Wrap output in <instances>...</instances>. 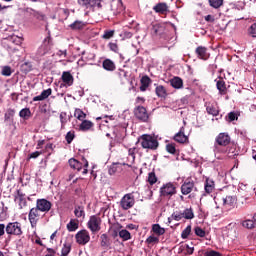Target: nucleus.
Wrapping results in <instances>:
<instances>
[{
    "instance_id": "nucleus-31",
    "label": "nucleus",
    "mask_w": 256,
    "mask_h": 256,
    "mask_svg": "<svg viewBox=\"0 0 256 256\" xmlns=\"http://www.w3.org/2000/svg\"><path fill=\"white\" fill-rule=\"evenodd\" d=\"M155 93L157 97H160L161 99L167 98V89L164 88L163 85H159L155 88Z\"/></svg>"
},
{
    "instance_id": "nucleus-49",
    "label": "nucleus",
    "mask_w": 256,
    "mask_h": 256,
    "mask_svg": "<svg viewBox=\"0 0 256 256\" xmlns=\"http://www.w3.org/2000/svg\"><path fill=\"white\" fill-rule=\"evenodd\" d=\"M7 219V212L5 211V204L2 202L0 204V221H5Z\"/></svg>"
},
{
    "instance_id": "nucleus-41",
    "label": "nucleus",
    "mask_w": 256,
    "mask_h": 256,
    "mask_svg": "<svg viewBox=\"0 0 256 256\" xmlns=\"http://www.w3.org/2000/svg\"><path fill=\"white\" fill-rule=\"evenodd\" d=\"M19 117H21L22 119H29V117H31V109L23 108L19 112Z\"/></svg>"
},
{
    "instance_id": "nucleus-43",
    "label": "nucleus",
    "mask_w": 256,
    "mask_h": 256,
    "mask_svg": "<svg viewBox=\"0 0 256 256\" xmlns=\"http://www.w3.org/2000/svg\"><path fill=\"white\" fill-rule=\"evenodd\" d=\"M210 7L213 9H219L223 5L224 0H208Z\"/></svg>"
},
{
    "instance_id": "nucleus-37",
    "label": "nucleus",
    "mask_w": 256,
    "mask_h": 256,
    "mask_svg": "<svg viewBox=\"0 0 256 256\" xmlns=\"http://www.w3.org/2000/svg\"><path fill=\"white\" fill-rule=\"evenodd\" d=\"M74 215L78 219H81V217L85 218V207H83V206H75Z\"/></svg>"
},
{
    "instance_id": "nucleus-40",
    "label": "nucleus",
    "mask_w": 256,
    "mask_h": 256,
    "mask_svg": "<svg viewBox=\"0 0 256 256\" xmlns=\"http://www.w3.org/2000/svg\"><path fill=\"white\" fill-rule=\"evenodd\" d=\"M119 237L123 241H129V239H131V233L128 230L123 229V230L119 231Z\"/></svg>"
},
{
    "instance_id": "nucleus-54",
    "label": "nucleus",
    "mask_w": 256,
    "mask_h": 256,
    "mask_svg": "<svg viewBox=\"0 0 256 256\" xmlns=\"http://www.w3.org/2000/svg\"><path fill=\"white\" fill-rule=\"evenodd\" d=\"M191 235V225H188L181 233L183 239H187Z\"/></svg>"
},
{
    "instance_id": "nucleus-9",
    "label": "nucleus",
    "mask_w": 256,
    "mask_h": 256,
    "mask_svg": "<svg viewBox=\"0 0 256 256\" xmlns=\"http://www.w3.org/2000/svg\"><path fill=\"white\" fill-rule=\"evenodd\" d=\"M180 191L182 195H189L190 193H193V191H197V187H195V181L186 179L181 185Z\"/></svg>"
},
{
    "instance_id": "nucleus-56",
    "label": "nucleus",
    "mask_w": 256,
    "mask_h": 256,
    "mask_svg": "<svg viewBox=\"0 0 256 256\" xmlns=\"http://www.w3.org/2000/svg\"><path fill=\"white\" fill-rule=\"evenodd\" d=\"M235 151H236L235 146H231L226 149V153H227L228 157H235V155H237V153H235Z\"/></svg>"
},
{
    "instance_id": "nucleus-59",
    "label": "nucleus",
    "mask_w": 256,
    "mask_h": 256,
    "mask_svg": "<svg viewBox=\"0 0 256 256\" xmlns=\"http://www.w3.org/2000/svg\"><path fill=\"white\" fill-rule=\"evenodd\" d=\"M135 151H137V148H130L129 150H128V155H129V157H131L132 158V162L133 163H135Z\"/></svg>"
},
{
    "instance_id": "nucleus-63",
    "label": "nucleus",
    "mask_w": 256,
    "mask_h": 256,
    "mask_svg": "<svg viewBox=\"0 0 256 256\" xmlns=\"http://www.w3.org/2000/svg\"><path fill=\"white\" fill-rule=\"evenodd\" d=\"M250 35H251L252 37H256V23H254V24H252V25L250 26Z\"/></svg>"
},
{
    "instance_id": "nucleus-1",
    "label": "nucleus",
    "mask_w": 256,
    "mask_h": 256,
    "mask_svg": "<svg viewBox=\"0 0 256 256\" xmlns=\"http://www.w3.org/2000/svg\"><path fill=\"white\" fill-rule=\"evenodd\" d=\"M141 147L143 149H150L151 151H157L159 148V141L155 137L149 134H143L140 139Z\"/></svg>"
},
{
    "instance_id": "nucleus-21",
    "label": "nucleus",
    "mask_w": 256,
    "mask_h": 256,
    "mask_svg": "<svg viewBox=\"0 0 256 256\" xmlns=\"http://www.w3.org/2000/svg\"><path fill=\"white\" fill-rule=\"evenodd\" d=\"M53 93V90L51 88H48L46 90H43L40 95L35 96L33 98V101H45V99H48L49 96Z\"/></svg>"
},
{
    "instance_id": "nucleus-5",
    "label": "nucleus",
    "mask_w": 256,
    "mask_h": 256,
    "mask_svg": "<svg viewBox=\"0 0 256 256\" xmlns=\"http://www.w3.org/2000/svg\"><path fill=\"white\" fill-rule=\"evenodd\" d=\"M177 194V187H175V184L169 182L164 184L160 188V195L161 197H173V195Z\"/></svg>"
},
{
    "instance_id": "nucleus-35",
    "label": "nucleus",
    "mask_w": 256,
    "mask_h": 256,
    "mask_svg": "<svg viewBox=\"0 0 256 256\" xmlns=\"http://www.w3.org/2000/svg\"><path fill=\"white\" fill-rule=\"evenodd\" d=\"M121 165V163H113L108 169L109 175H115V173H119V171H121Z\"/></svg>"
},
{
    "instance_id": "nucleus-34",
    "label": "nucleus",
    "mask_w": 256,
    "mask_h": 256,
    "mask_svg": "<svg viewBox=\"0 0 256 256\" xmlns=\"http://www.w3.org/2000/svg\"><path fill=\"white\" fill-rule=\"evenodd\" d=\"M93 127V122L89 120H82V123L79 125L80 131H89Z\"/></svg>"
},
{
    "instance_id": "nucleus-28",
    "label": "nucleus",
    "mask_w": 256,
    "mask_h": 256,
    "mask_svg": "<svg viewBox=\"0 0 256 256\" xmlns=\"http://www.w3.org/2000/svg\"><path fill=\"white\" fill-rule=\"evenodd\" d=\"M182 219H195V214L193 213V208H185L183 211L181 210Z\"/></svg>"
},
{
    "instance_id": "nucleus-55",
    "label": "nucleus",
    "mask_w": 256,
    "mask_h": 256,
    "mask_svg": "<svg viewBox=\"0 0 256 256\" xmlns=\"http://www.w3.org/2000/svg\"><path fill=\"white\" fill-rule=\"evenodd\" d=\"M146 243H147V245H153L154 243H159V238H157L155 236H149L146 239Z\"/></svg>"
},
{
    "instance_id": "nucleus-29",
    "label": "nucleus",
    "mask_w": 256,
    "mask_h": 256,
    "mask_svg": "<svg viewBox=\"0 0 256 256\" xmlns=\"http://www.w3.org/2000/svg\"><path fill=\"white\" fill-rule=\"evenodd\" d=\"M86 25L87 24H85V22L80 21V20H76L74 23L70 24L69 27L73 31H81V29H85Z\"/></svg>"
},
{
    "instance_id": "nucleus-61",
    "label": "nucleus",
    "mask_w": 256,
    "mask_h": 256,
    "mask_svg": "<svg viewBox=\"0 0 256 256\" xmlns=\"http://www.w3.org/2000/svg\"><path fill=\"white\" fill-rule=\"evenodd\" d=\"M204 256H221V253L215 251V250H210L205 252Z\"/></svg>"
},
{
    "instance_id": "nucleus-20",
    "label": "nucleus",
    "mask_w": 256,
    "mask_h": 256,
    "mask_svg": "<svg viewBox=\"0 0 256 256\" xmlns=\"http://www.w3.org/2000/svg\"><path fill=\"white\" fill-rule=\"evenodd\" d=\"M195 53L199 59H203L207 61L209 59V54L207 53V48L203 46H199L196 48Z\"/></svg>"
},
{
    "instance_id": "nucleus-47",
    "label": "nucleus",
    "mask_w": 256,
    "mask_h": 256,
    "mask_svg": "<svg viewBox=\"0 0 256 256\" xmlns=\"http://www.w3.org/2000/svg\"><path fill=\"white\" fill-rule=\"evenodd\" d=\"M171 219L174 221H181L183 219V214L181 213V210H176L172 213Z\"/></svg>"
},
{
    "instance_id": "nucleus-3",
    "label": "nucleus",
    "mask_w": 256,
    "mask_h": 256,
    "mask_svg": "<svg viewBox=\"0 0 256 256\" xmlns=\"http://www.w3.org/2000/svg\"><path fill=\"white\" fill-rule=\"evenodd\" d=\"M134 205L135 196H133V193L125 194L120 200V207L123 209V211H129V209H132Z\"/></svg>"
},
{
    "instance_id": "nucleus-39",
    "label": "nucleus",
    "mask_w": 256,
    "mask_h": 256,
    "mask_svg": "<svg viewBox=\"0 0 256 256\" xmlns=\"http://www.w3.org/2000/svg\"><path fill=\"white\" fill-rule=\"evenodd\" d=\"M13 117H15V109L9 108L4 114V121H13Z\"/></svg>"
},
{
    "instance_id": "nucleus-25",
    "label": "nucleus",
    "mask_w": 256,
    "mask_h": 256,
    "mask_svg": "<svg viewBox=\"0 0 256 256\" xmlns=\"http://www.w3.org/2000/svg\"><path fill=\"white\" fill-rule=\"evenodd\" d=\"M67 231L73 233L79 229V220L71 219L70 222L66 225Z\"/></svg>"
},
{
    "instance_id": "nucleus-50",
    "label": "nucleus",
    "mask_w": 256,
    "mask_h": 256,
    "mask_svg": "<svg viewBox=\"0 0 256 256\" xmlns=\"http://www.w3.org/2000/svg\"><path fill=\"white\" fill-rule=\"evenodd\" d=\"M148 183L150 185H155V183H157V175H155V172H150L148 174Z\"/></svg>"
},
{
    "instance_id": "nucleus-60",
    "label": "nucleus",
    "mask_w": 256,
    "mask_h": 256,
    "mask_svg": "<svg viewBox=\"0 0 256 256\" xmlns=\"http://www.w3.org/2000/svg\"><path fill=\"white\" fill-rule=\"evenodd\" d=\"M118 75L122 79H127L129 77V72L125 71L124 69H119Z\"/></svg>"
},
{
    "instance_id": "nucleus-44",
    "label": "nucleus",
    "mask_w": 256,
    "mask_h": 256,
    "mask_svg": "<svg viewBox=\"0 0 256 256\" xmlns=\"http://www.w3.org/2000/svg\"><path fill=\"white\" fill-rule=\"evenodd\" d=\"M1 75H3L4 77H11V75H13V70L10 66H3Z\"/></svg>"
},
{
    "instance_id": "nucleus-32",
    "label": "nucleus",
    "mask_w": 256,
    "mask_h": 256,
    "mask_svg": "<svg viewBox=\"0 0 256 256\" xmlns=\"http://www.w3.org/2000/svg\"><path fill=\"white\" fill-rule=\"evenodd\" d=\"M152 232L154 235L161 237V235H165V228L161 227V225H159V224H153Z\"/></svg>"
},
{
    "instance_id": "nucleus-62",
    "label": "nucleus",
    "mask_w": 256,
    "mask_h": 256,
    "mask_svg": "<svg viewBox=\"0 0 256 256\" xmlns=\"http://www.w3.org/2000/svg\"><path fill=\"white\" fill-rule=\"evenodd\" d=\"M228 119H229V121H236L238 119L237 113H235V112L228 113Z\"/></svg>"
},
{
    "instance_id": "nucleus-19",
    "label": "nucleus",
    "mask_w": 256,
    "mask_h": 256,
    "mask_svg": "<svg viewBox=\"0 0 256 256\" xmlns=\"http://www.w3.org/2000/svg\"><path fill=\"white\" fill-rule=\"evenodd\" d=\"M216 87L220 95H227V84L225 83V80H223L222 77L216 80Z\"/></svg>"
},
{
    "instance_id": "nucleus-57",
    "label": "nucleus",
    "mask_w": 256,
    "mask_h": 256,
    "mask_svg": "<svg viewBox=\"0 0 256 256\" xmlns=\"http://www.w3.org/2000/svg\"><path fill=\"white\" fill-rule=\"evenodd\" d=\"M108 47L110 51H113L114 53H119V46L117 45V43L110 42L108 44Z\"/></svg>"
},
{
    "instance_id": "nucleus-51",
    "label": "nucleus",
    "mask_w": 256,
    "mask_h": 256,
    "mask_svg": "<svg viewBox=\"0 0 256 256\" xmlns=\"http://www.w3.org/2000/svg\"><path fill=\"white\" fill-rule=\"evenodd\" d=\"M66 142L68 143V145H71V143H73V139H75V131H69L66 134Z\"/></svg>"
},
{
    "instance_id": "nucleus-16",
    "label": "nucleus",
    "mask_w": 256,
    "mask_h": 256,
    "mask_svg": "<svg viewBox=\"0 0 256 256\" xmlns=\"http://www.w3.org/2000/svg\"><path fill=\"white\" fill-rule=\"evenodd\" d=\"M61 79L67 87H71L75 81V78H73V75L69 71H64L62 73Z\"/></svg>"
},
{
    "instance_id": "nucleus-4",
    "label": "nucleus",
    "mask_w": 256,
    "mask_h": 256,
    "mask_svg": "<svg viewBox=\"0 0 256 256\" xmlns=\"http://www.w3.org/2000/svg\"><path fill=\"white\" fill-rule=\"evenodd\" d=\"M87 227L92 233H99L101 231V217L92 215L87 223Z\"/></svg>"
},
{
    "instance_id": "nucleus-17",
    "label": "nucleus",
    "mask_w": 256,
    "mask_h": 256,
    "mask_svg": "<svg viewBox=\"0 0 256 256\" xmlns=\"http://www.w3.org/2000/svg\"><path fill=\"white\" fill-rule=\"evenodd\" d=\"M14 201H18L20 209H23L27 205V199L25 198V193L21 190H17V195L14 196Z\"/></svg>"
},
{
    "instance_id": "nucleus-7",
    "label": "nucleus",
    "mask_w": 256,
    "mask_h": 256,
    "mask_svg": "<svg viewBox=\"0 0 256 256\" xmlns=\"http://www.w3.org/2000/svg\"><path fill=\"white\" fill-rule=\"evenodd\" d=\"M75 240L78 245H87L91 241V235L89 231L83 229L76 233Z\"/></svg>"
},
{
    "instance_id": "nucleus-45",
    "label": "nucleus",
    "mask_w": 256,
    "mask_h": 256,
    "mask_svg": "<svg viewBox=\"0 0 256 256\" xmlns=\"http://www.w3.org/2000/svg\"><path fill=\"white\" fill-rule=\"evenodd\" d=\"M166 151L167 153H170V155H176L177 154V148L175 147V143H170L166 145Z\"/></svg>"
},
{
    "instance_id": "nucleus-11",
    "label": "nucleus",
    "mask_w": 256,
    "mask_h": 256,
    "mask_svg": "<svg viewBox=\"0 0 256 256\" xmlns=\"http://www.w3.org/2000/svg\"><path fill=\"white\" fill-rule=\"evenodd\" d=\"M39 211L41 210L37 207H34L29 211L28 219L32 229H35V227H37V223H39Z\"/></svg>"
},
{
    "instance_id": "nucleus-64",
    "label": "nucleus",
    "mask_w": 256,
    "mask_h": 256,
    "mask_svg": "<svg viewBox=\"0 0 256 256\" xmlns=\"http://www.w3.org/2000/svg\"><path fill=\"white\" fill-rule=\"evenodd\" d=\"M194 251V247H190L188 244L186 245V255H193Z\"/></svg>"
},
{
    "instance_id": "nucleus-48",
    "label": "nucleus",
    "mask_w": 256,
    "mask_h": 256,
    "mask_svg": "<svg viewBox=\"0 0 256 256\" xmlns=\"http://www.w3.org/2000/svg\"><path fill=\"white\" fill-rule=\"evenodd\" d=\"M194 233L197 237H205L207 235V232H205V230L199 226L194 228Z\"/></svg>"
},
{
    "instance_id": "nucleus-2",
    "label": "nucleus",
    "mask_w": 256,
    "mask_h": 256,
    "mask_svg": "<svg viewBox=\"0 0 256 256\" xmlns=\"http://www.w3.org/2000/svg\"><path fill=\"white\" fill-rule=\"evenodd\" d=\"M68 163H69L71 169H75L76 171H81L84 167V170L82 172L83 175H87V173H89V170H87V167H89V162L85 158H82V162H79L75 158H71V159H69Z\"/></svg>"
},
{
    "instance_id": "nucleus-15",
    "label": "nucleus",
    "mask_w": 256,
    "mask_h": 256,
    "mask_svg": "<svg viewBox=\"0 0 256 256\" xmlns=\"http://www.w3.org/2000/svg\"><path fill=\"white\" fill-rule=\"evenodd\" d=\"M153 11L159 13V15H167L169 13V6L165 2H160L153 7Z\"/></svg>"
},
{
    "instance_id": "nucleus-53",
    "label": "nucleus",
    "mask_w": 256,
    "mask_h": 256,
    "mask_svg": "<svg viewBox=\"0 0 256 256\" xmlns=\"http://www.w3.org/2000/svg\"><path fill=\"white\" fill-rule=\"evenodd\" d=\"M115 35V30H105L102 39H111Z\"/></svg>"
},
{
    "instance_id": "nucleus-23",
    "label": "nucleus",
    "mask_w": 256,
    "mask_h": 256,
    "mask_svg": "<svg viewBox=\"0 0 256 256\" xmlns=\"http://www.w3.org/2000/svg\"><path fill=\"white\" fill-rule=\"evenodd\" d=\"M206 111L208 115H212V117H217V115H219V106H217V104L209 103L206 106Z\"/></svg>"
},
{
    "instance_id": "nucleus-24",
    "label": "nucleus",
    "mask_w": 256,
    "mask_h": 256,
    "mask_svg": "<svg viewBox=\"0 0 256 256\" xmlns=\"http://www.w3.org/2000/svg\"><path fill=\"white\" fill-rule=\"evenodd\" d=\"M102 67L105 69V71H115L116 69L115 62H113L111 59H105L102 62Z\"/></svg>"
},
{
    "instance_id": "nucleus-26",
    "label": "nucleus",
    "mask_w": 256,
    "mask_h": 256,
    "mask_svg": "<svg viewBox=\"0 0 256 256\" xmlns=\"http://www.w3.org/2000/svg\"><path fill=\"white\" fill-rule=\"evenodd\" d=\"M78 4L85 9H91L97 5V0H78Z\"/></svg>"
},
{
    "instance_id": "nucleus-22",
    "label": "nucleus",
    "mask_w": 256,
    "mask_h": 256,
    "mask_svg": "<svg viewBox=\"0 0 256 256\" xmlns=\"http://www.w3.org/2000/svg\"><path fill=\"white\" fill-rule=\"evenodd\" d=\"M100 247L103 249H109L111 247V238L107 234L100 236Z\"/></svg>"
},
{
    "instance_id": "nucleus-42",
    "label": "nucleus",
    "mask_w": 256,
    "mask_h": 256,
    "mask_svg": "<svg viewBox=\"0 0 256 256\" xmlns=\"http://www.w3.org/2000/svg\"><path fill=\"white\" fill-rule=\"evenodd\" d=\"M21 71L22 73H30V71H33V65H31V62H25L21 65Z\"/></svg>"
},
{
    "instance_id": "nucleus-18",
    "label": "nucleus",
    "mask_w": 256,
    "mask_h": 256,
    "mask_svg": "<svg viewBox=\"0 0 256 256\" xmlns=\"http://www.w3.org/2000/svg\"><path fill=\"white\" fill-rule=\"evenodd\" d=\"M71 249H73V241L66 240L63 243L62 249H61V255L60 256H68L69 253H71Z\"/></svg>"
},
{
    "instance_id": "nucleus-52",
    "label": "nucleus",
    "mask_w": 256,
    "mask_h": 256,
    "mask_svg": "<svg viewBox=\"0 0 256 256\" xmlns=\"http://www.w3.org/2000/svg\"><path fill=\"white\" fill-rule=\"evenodd\" d=\"M60 123L62 129L67 125V112L60 113Z\"/></svg>"
},
{
    "instance_id": "nucleus-14",
    "label": "nucleus",
    "mask_w": 256,
    "mask_h": 256,
    "mask_svg": "<svg viewBox=\"0 0 256 256\" xmlns=\"http://www.w3.org/2000/svg\"><path fill=\"white\" fill-rule=\"evenodd\" d=\"M174 141H176V143H181V144L189 143V137H187V135H185L184 127H182L180 129V131L175 134Z\"/></svg>"
},
{
    "instance_id": "nucleus-13",
    "label": "nucleus",
    "mask_w": 256,
    "mask_h": 256,
    "mask_svg": "<svg viewBox=\"0 0 256 256\" xmlns=\"http://www.w3.org/2000/svg\"><path fill=\"white\" fill-rule=\"evenodd\" d=\"M235 203H237L235 196H226L223 198V207L226 211H231V209L235 208Z\"/></svg>"
},
{
    "instance_id": "nucleus-33",
    "label": "nucleus",
    "mask_w": 256,
    "mask_h": 256,
    "mask_svg": "<svg viewBox=\"0 0 256 256\" xmlns=\"http://www.w3.org/2000/svg\"><path fill=\"white\" fill-rule=\"evenodd\" d=\"M74 117L78 119V121H85L87 118V114L83 112L80 108H76L74 111Z\"/></svg>"
},
{
    "instance_id": "nucleus-36",
    "label": "nucleus",
    "mask_w": 256,
    "mask_h": 256,
    "mask_svg": "<svg viewBox=\"0 0 256 256\" xmlns=\"http://www.w3.org/2000/svg\"><path fill=\"white\" fill-rule=\"evenodd\" d=\"M241 225L242 227H244V229H255V220H251V219H246V220H243L241 222Z\"/></svg>"
},
{
    "instance_id": "nucleus-38",
    "label": "nucleus",
    "mask_w": 256,
    "mask_h": 256,
    "mask_svg": "<svg viewBox=\"0 0 256 256\" xmlns=\"http://www.w3.org/2000/svg\"><path fill=\"white\" fill-rule=\"evenodd\" d=\"M205 191L208 194H210L212 191H215V182H213L212 180L206 179Z\"/></svg>"
},
{
    "instance_id": "nucleus-6",
    "label": "nucleus",
    "mask_w": 256,
    "mask_h": 256,
    "mask_svg": "<svg viewBox=\"0 0 256 256\" xmlns=\"http://www.w3.org/2000/svg\"><path fill=\"white\" fill-rule=\"evenodd\" d=\"M6 233L8 235H23V228L19 222H10L6 226Z\"/></svg>"
},
{
    "instance_id": "nucleus-12",
    "label": "nucleus",
    "mask_w": 256,
    "mask_h": 256,
    "mask_svg": "<svg viewBox=\"0 0 256 256\" xmlns=\"http://www.w3.org/2000/svg\"><path fill=\"white\" fill-rule=\"evenodd\" d=\"M36 207L42 213H49V211H51V207H53V204L47 199H38L36 201Z\"/></svg>"
},
{
    "instance_id": "nucleus-8",
    "label": "nucleus",
    "mask_w": 256,
    "mask_h": 256,
    "mask_svg": "<svg viewBox=\"0 0 256 256\" xmlns=\"http://www.w3.org/2000/svg\"><path fill=\"white\" fill-rule=\"evenodd\" d=\"M134 116L143 123H147L149 121V113L147 112V108L144 106H137L134 108Z\"/></svg>"
},
{
    "instance_id": "nucleus-10",
    "label": "nucleus",
    "mask_w": 256,
    "mask_h": 256,
    "mask_svg": "<svg viewBox=\"0 0 256 256\" xmlns=\"http://www.w3.org/2000/svg\"><path fill=\"white\" fill-rule=\"evenodd\" d=\"M230 143L231 136L226 132L219 133L215 138V146L219 145V147H227Z\"/></svg>"
},
{
    "instance_id": "nucleus-30",
    "label": "nucleus",
    "mask_w": 256,
    "mask_h": 256,
    "mask_svg": "<svg viewBox=\"0 0 256 256\" xmlns=\"http://www.w3.org/2000/svg\"><path fill=\"white\" fill-rule=\"evenodd\" d=\"M170 85L174 89H183V79L179 77H174L173 79L170 80Z\"/></svg>"
},
{
    "instance_id": "nucleus-27",
    "label": "nucleus",
    "mask_w": 256,
    "mask_h": 256,
    "mask_svg": "<svg viewBox=\"0 0 256 256\" xmlns=\"http://www.w3.org/2000/svg\"><path fill=\"white\" fill-rule=\"evenodd\" d=\"M141 86L140 91H147L149 85H151V78L149 76H143L140 80Z\"/></svg>"
},
{
    "instance_id": "nucleus-46",
    "label": "nucleus",
    "mask_w": 256,
    "mask_h": 256,
    "mask_svg": "<svg viewBox=\"0 0 256 256\" xmlns=\"http://www.w3.org/2000/svg\"><path fill=\"white\" fill-rule=\"evenodd\" d=\"M162 32H163V27L159 25H154L151 29V34L154 36L161 35Z\"/></svg>"
},
{
    "instance_id": "nucleus-58",
    "label": "nucleus",
    "mask_w": 256,
    "mask_h": 256,
    "mask_svg": "<svg viewBox=\"0 0 256 256\" xmlns=\"http://www.w3.org/2000/svg\"><path fill=\"white\" fill-rule=\"evenodd\" d=\"M40 155H43L42 151L32 152L31 154L28 155V160L29 159H37V157H39Z\"/></svg>"
}]
</instances>
